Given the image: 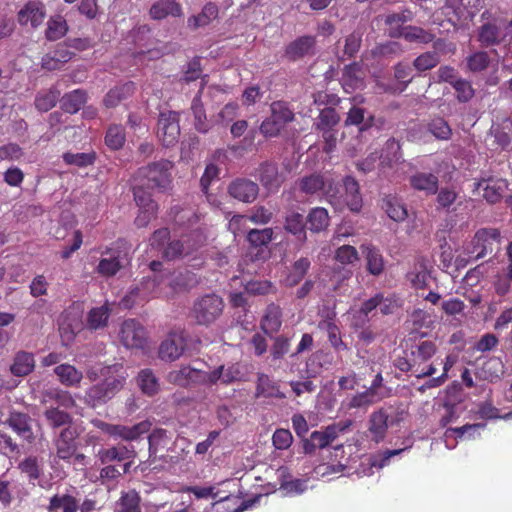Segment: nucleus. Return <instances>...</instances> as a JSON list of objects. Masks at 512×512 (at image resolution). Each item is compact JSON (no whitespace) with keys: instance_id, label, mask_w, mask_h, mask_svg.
<instances>
[{"instance_id":"57","label":"nucleus","mask_w":512,"mask_h":512,"mask_svg":"<svg viewBox=\"0 0 512 512\" xmlns=\"http://www.w3.org/2000/svg\"><path fill=\"white\" fill-rule=\"evenodd\" d=\"M44 416L48 423L54 428L69 425L72 422V417L69 413L53 405L45 409Z\"/></svg>"},{"instance_id":"28","label":"nucleus","mask_w":512,"mask_h":512,"mask_svg":"<svg viewBox=\"0 0 512 512\" xmlns=\"http://www.w3.org/2000/svg\"><path fill=\"white\" fill-rule=\"evenodd\" d=\"M394 420H389V415L384 408L374 411L369 419V431L376 442L384 439L389 425H393Z\"/></svg>"},{"instance_id":"55","label":"nucleus","mask_w":512,"mask_h":512,"mask_svg":"<svg viewBox=\"0 0 512 512\" xmlns=\"http://www.w3.org/2000/svg\"><path fill=\"white\" fill-rule=\"evenodd\" d=\"M367 270L374 276L380 275L384 271V259L379 249L375 247L366 248Z\"/></svg>"},{"instance_id":"42","label":"nucleus","mask_w":512,"mask_h":512,"mask_svg":"<svg viewBox=\"0 0 512 512\" xmlns=\"http://www.w3.org/2000/svg\"><path fill=\"white\" fill-rule=\"evenodd\" d=\"M86 100V92L81 89H75L62 97L61 109L66 113L75 114L84 106Z\"/></svg>"},{"instance_id":"36","label":"nucleus","mask_w":512,"mask_h":512,"mask_svg":"<svg viewBox=\"0 0 512 512\" xmlns=\"http://www.w3.org/2000/svg\"><path fill=\"white\" fill-rule=\"evenodd\" d=\"M382 124L383 121H380L379 124H377L373 115L365 117V109L358 106L350 108L345 120V125L359 126L360 131L368 130L373 126L380 127Z\"/></svg>"},{"instance_id":"25","label":"nucleus","mask_w":512,"mask_h":512,"mask_svg":"<svg viewBox=\"0 0 512 512\" xmlns=\"http://www.w3.org/2000/svg\"><path fill=\"white\" fill-rule=\"evenodd\" d=\"M259 179L267 190L276 191L284 183L285 176L278 171L276 164L266 162L259 168Z\"/></svg>"},{"instance_id":"59","label":"nucleus","mask_w":512,"mask_h":512,"mask_svg":"<svg viewBox=\"0 0 512 512\" xmlns=\"http://www.w3.org/2000/svg\"><path fill=\"white\" fill-rule=\"evenodd\" d=\"M428 131L439 140H449L452 135L450 125L442 117L433 118L428 123Z\"/></svg>"},{"instance_id":"33","label":"nucleus","mask_w":512,"mask_h":512,"mask_svg":"<svg viewBox=\"0 0 512 512\" xmlns=\"http://www.w3.org/2000/svg\"><path fill=\"white\" fill-rule=\"evenodd\" d=\"M335 315V312H331L329 315H327L326 320L319 322L318 327L321 330H325L327 332L328 341L335 351H346L348 350V346L343 342L340 335V329L333 321Z\"/></svg>"},{"instance_id":"45","label":"nucleus","mask_w":512,"mask_h":512,"mask_svg":"<svg viewBox=\"0 0 512 512\" xmlns=\"http://www.w3.org/2000/svg\"><path fill=\"white\" fill-rule=\"evenodd\" d=\"M382 208L392 220L397 222L404 221L408 216L404 204L393 195H387L383 198Z\"/></svg>"},{"instance_id":"41","label":"nucleus","mask_w":512,"mask_h":512,"mask_svg":"<svg viewBox=\"0 0 512 512\" xmlns=\"http://www.w3.org/2000/svg\"><path fill=\"white\" fill-rule=\"evenodd\" d=\"M311 262L307 257H301L296 260L284 279V284L287 287H294L298 285L309 271Z\"/></svg>"},{"instance_id":"3","label":"nucleus","mask_w":512,"mask_h":512,"mask_svg":"<svg viewBox=\"0 0 512 512\" xmlns=\"http://www.w3.org/2000/svg\"><path fill=\"white\" fill-rule=\"evenodd\" d=\"M224 307L222 297L215 293L205 294L194 301L190 317L197 325L209 327L220 319Z\"/></svg>"},{"instance_id":"2","label":"nucleus","mask_w":512,"mask_h":512,"mask_svg":"<svg viewBox=\"0 0 512 512\" xmlns=\"http://www.w3.org/2000/svg\"><path fill=\"white\" fill-rule=\"evenodd\" d=\"M171 213L174 214V222L177 226L192 228L189 233L182 234L186 245V253L191 255L206 242L204 231L199 226H196L199 222V216L191 209H184L178 206L173 207Z\"/></svg>"},{"instance_id":"23","label":"nucleus","mask_w":512,"mask_h":512,"mask_svg":"<svg viewBox=\"0 0 512 512\" xmlns=\"http://www.w3.org/2000/svg\"><path fill=\"white\" fill-rule=\"evenodd\" d=\"M185 339L181 334L172 333L159 347V357L162 360L174 361L178 359L185 350Z\"/></svg>"},{"instance_id":"9","label":"nucleus","mask_w":512,"mask_h":512,"mask_svg":"<svg viewBox=\"0 0 512 512\" xmlns=\"http://www.w3.org/2000/svg\"><path fill=\"white\" fill-rule=\"evenodd\" d=\"M95 271L106 278L115 276L128 262V253L120 241L106 247Z\"/></svg>"},{"instance_id":"27","label":"nucleus","mask_w":512,"mask_h":512,"mask_svg":"<svg viewBox=\"0 0 512 512\" xmlns=\"http://www.w3.org/2000/svg\"><path fill=\"white\" fill-rule=\"evenodd\" d=\"M341 83L345 91L351 92L363 87L364 72L362 66L358 62H353L344 67Z\"/></svg>"},{"instance_id":"1","label":"nucleus","mask_w":512,"mask_h":512,"mask_svg":"<svg viewBox=\"0 0 512 512\" xmlns=\"http://www.w3.org/2000/svg\"><path fill=\"white\" fill-rule=\"evenodd\" d=\"M121 365H112L100 369L104 380L91 386L85 393L87 405L95 408L111 400L124 386L125 376Z\"/></svg>"},{"instance_id":"11","label":"nucleus","mask_w":512,"mask_h":512,"mask_svg":"<svg viewBox=\"0 0 512 512\" xmlns=\"http://www.w3.org/2000/svg\"><path fill=\"white\" fill-rule=\"evenodd\" d=\"M157 136L165 147L177 143L180 136L179 114L175 111H165L159 114Z\"/></svg>"},{"instance_id":"61","label":"nucleus","mask_w":512,"mask_h":512,"mask_svg":"<svg viewBox=\"0 0 512 512\" xmlns=\"http://www.w3.org/2000/svg\"><path fill=\"white\" fill-rule=\"evenodd\" d=\"M171 438L165 429H155L148 437L149 451L156 454L159 449H165L170 443Z\"/></svg>"},{"instance_id":"64","label":"nucleus","mask_w":512,"mask_h":512,"mask_svg":"<svg viewBox=\"0 0 512 512\" xmlns=\"http://www.w3.org/2000/svg\"><path fill=\"white\" fill-rule=\"evenodd\" d=\"M119 512H141L140 497L134 490L123 494L119 501Z\"/></svg>"},{"instance_id":"31","label":"nucleus","mask_w":512,"mask_h":512,"mask_svg":"<svg viewBox=\"0 0 512 512\" xmlns=\"http://www.w3.org/2000/svg\"><path fill=\"white\" fill-rule=\"evenodd\" d=\"M410 186L426 195H434L438 191L439 180L433 173L417 172L409 178Z\"/></svg>"},{"instance_id":"37","label":"nucleus","mask_w":512,"mask_h":512,"mask_svg":"<svg viewBox=\"0 0 512 512\" xmlns=\"http://www.w3.org/2000/svg\"><path fill=\"white\" fill-rule=\"evenodd\" d=\"M379 158L380 164L383 167L391 168L394 165L400 163L403 158L400 142L395 138L388 139L384 144L382 153Z\"/></svg>"},{"instance_id":"54","label":"nucleus","mask_w":512,"mask_h":512,"mask_svg":"<svg viewBox=\"0 0 512 512\" xmlns=\"http://www.w3.org/2000/svg\"><path fill=\"white\" fill-rule=\"evenodd\" d=\"M440 62V56L437 51H427L417 56L413 61V68L419 73L428 71L436 67Z\"/></svg>"},{"instance_id":"60","label":"nucleus","mask_w":512,"mask_h":512,"mask_svg":"<svg viewBox=\"0 0 512 512\" xmlns=\"http://www.w3.org/2000/svg\"><path fill=\"white\" fill-rule=\"evenodd\" d=\"M138 382L143 393L149 396L156 394L159 390L158 379L150 369H144L139 373Z\"/></svg>"},{"instance_id":"19","label":"nucleus","mask_w":512,"mask_h":512,"mask_svg":"<svg viewBox=\"0 0 512 512\" xmlns=\"http://www.w3.org/2000/svg\"><path fill=\"white\" fill-rule=\"evenodd\" d=\"M228 193L238 201L252 203L258 196L259 187L252 180L237 178L229 184Z\"/></svg>"},{"instance_id":"13","label":"nucleus","mask_w":512,"mask_h":512,"mask_svg":"<svg viewBox=\"0 0 512 512\" xmlns=\"http://www.w3.org/2000/svg\"><path fill=\"white\" fill-rule=\"evenodd\" d=\"M208 378V372L192 368L191 366H181L170 371L167 375L169 383L185 388L198 384L208 385Z\"/></svg>"},{"instance_id":"14","label":"nucleus","mask_w":512,"mask_h":512,"mask_svg":"<svg viewBox=\"0 0 512 512\" xmlns=\"http://www.w3.org/2000/svg\"><path fill=\"white\" fill-rule=\"evenodd\" d=\"M120 341L127 348L143 349L147 341L146 330L136 319H127L121 325Z\"/></svg>"},{"instance_id":"62","label":"nucleus","mask_w":512,"mask_h":512,"mask_svg":"<svg viewBox=\"0 0 512 512\" xmlns=\"http://www.w3.org/2000/svg\"><path fill=\"white\" fill-rule=\"evenodd\" d=\"M452 87L456 92V98L461 103L469 102L475 95V90L470 81L459 78L453 82Z\"/></svg>"},{"instance_id":"20","label":"nucleus","mask_w":512,"mask_h":512,"mask_svg":"<svg viewBox=\"0 0 512 512\" xmlns=\"http://www.w3.org/2000/svg\"><path fill=\"white\" fill-rule=\"evenodd\" d=\"M315 46L316 38L314 36H300L285 47L284 56L290 61H297L313 55Z\"/></svg>"},{"instance_id":"47","label":"nucleus","mask_w":512,"mask_h":512,"mask_svg":"<svg viewBox=\"0 0 512 512\" xmlns=\"http://www.w3.org/2000/svg\"><path fill=\"white\" fill-rule=\"evenodd\" d=\"M60 94V90L54 86L48 90L40 91L35 97V108L40 112L51 110L58 102Z\"/></svg>"},{"instance_id":"50","label":"nucleus","mask_w":512,"mask_h":512,"mask_svg":"<svg viewBox=\"0 0 512 512\" xmlns=\"http://www.w3.org/2000/svg\"><path fill=\"white\" fill-rule=\"evenodd\" d=\"M305 225L306 223L304 222L302 214L291 212L285 218L284 228L287 232L297 236L298 239L304 242L307 239Z\"/></svg>"},{"instance_id":"38","label":"nucleus","mask_w":512,"mask_h":512,"mask_svg":"<svg viewBox=\"0 0 512 512\" xmlns=\"http://www.w3.org/2000/svg\"><path fill=\"white\" fill-rule=\"evenodd\" d=\"M503 39L504 34L496 23H484L478 30V41L484 47L499 45Z\"/></svg>"},{"instance_id":"15","label":"nucleus","mask_w":512,"mask_h":512,"mask_svg":"<svg viewBox=\"0 0 512 512\" xmlns=\"http://www.w3.org/2000/svg\"><path fill=\"white\" fill-rule=\"evenodd\" d=\"M79 434L76 428L70 425L63 428L54 440L56 457L63 461H70L77 451V438Z\"/></svg>"},{"instance_id":"21","label":"nucleus","mask_w":512,"mask_h":512,"mask_svg":"<svg viewBox=\"0 0 512 512\" xmlns=\"http://www.w3.org/2000/svg\"><path fill=\"white\" fill-rule=\"evenodd\" d=\"M97 456L101 464H109L134 459L136 457V451L132 445L118 444L116 446L100 449Z\"/></svg>"},{"instance_id":"34","label":"nucleus","mask_w":512,"mask_h":512,"mask_svg":"<svg viewBox=\"0 0 512 512\" xmlns=\"http://www.w3.org/2000/svg\"><path fill=\"white\" fill-rule=\"evenodd\" d=\"M47 512H77L79 510V501L71 494H54L49 498L46 507Z\"/></svg>"},{"instance_id":"58","label":"nucleus","mask_w":512,"mask_h":512,"mask_svg":"<svg viewBox=\"0 0 512 512\" xmlns=\"http://www.w3.org/2000/svg\"><path fill=\"white\" fill-rule=\"evenodd\" d=\"M400 36H402L406 41L409 42H420V43H429L433 40L434 35L430 32L424 30L421 27L416 26H407L402 28L400 32Z\"/></svg>"},{"instance_id":"24","label":"nucleus","mask_w":512,"mask_h":512,"mask_svg":"<svg viewBox=\"0 0 512 512\" xmlns=\"http://www.w3.org/2000/svg\"><path fill=\"white\" fill-rule=\"evenodd\" d=\"M136 86L132 81L125 82L120 85H116L111 88L103 98V104L106 108H115L122 101L132 97L135 93Z\"/></svg>"},{"instance_id":"40","label":"nucleus","mask_w":512,"mask_h":512,"mask_svg":"<svg viewBox=\"0 0 512 512\" xmlns=\"http://www.w3.org/2000/svg\"><path fill=\"white\" fill-rule=\"evenodd\" d=\"M17 469L24 475L30 484H35L43 474L40 460L36 456L25 457L18 463Z\"/></svg>"},{"instance_id":"5","label":"nucleus","mask_w":512,"mask_h":512,"mask_svg":"<svg viewBox=\"0 0 512 512\" xmlns=\"http://www.w3.org/2000/svg\"><path fill=\"white\" fill-rule=\"evenodd\" d=\"M297 187L305 195L322 194L330 203L337 202L339 198L337 183L321 173L315 172L301 177L297 181Z\"/></svg>"},{"instance_id":"10","label":"nucleus","mask_w":512,"mask_h":512,"mask_svg":"<svg viewBox=\"0 0 512 512\" xmlns=\"http://www.w3.org/2000/svg\"><path fill=\"white\" fill-rule=\"evenodd\" d=\"M501 235L496 228L479 229L471 242L472 248L469 251L470 257L475 260L484 258L486 255L493 253L494 245H499Z\"/></svg>"},{"instance_id":"52","label":"nucleus","mask_w":512,"mask_h":512,"mask_svg":"<svg viewBox=\"0 0 512 512\" xmlns=\"http://www.w3.org/2000/svg\"><path fill=\"white\" fill-rule=\"evenodd\" d=\"M67 31L68 25L64 17L55 15L48 20L45 35L49 41H56L64 37Z\"/></svg>"},{"instance_id":"17","label":"nucleus","mask_w":512,"mask_h":512,"mask_svg":"<svg viewBox=\"0 0 512 512\" xmlns=\"http://www.w3.org/2000/svg\"><path fill=\"white\" fill-rule=\"evenodd\" d=\"M343 187L345 193L343 195L338 193V201L333 202L332 204H339L343 202L351 212H360L363 206V200L358 181L352 176H346L343 179Z\"/></svg>"},{"instance_id":"30","label":"nucleus","mask_w":512,"mask_h":512,"mask_svg":"<svg viewBox=\"0 0 512 512\" xmlns=\"http://www.w3.org/2000/svg\"><path fill=\"white\" fill-rule=\"evenodd\" d=\"M182 13L181 4L175 0H158L149 10V15L154 20H162L168 16L180 17Z\"/></svg>"},{"instance_id":"56","label":"nucleus","mask_w":512,"mask_h":512,"mask_svg":"<svg viewBox=\"0 0 512 512\" xmlns=\"http://www.w3.org/2000/svg\"><path fill=\"white\" fill-rule=\"evenodd\" d=\"M62 158L67 165H74L79 168H85L94 164L96 160V153L93 151L87 153L66 152L63 154Z\"/></svg>"},{"instance_id":"53","label":"nucleus","mask_w":512,"mask_h":512,"mask_svg":"<svg viewBox=\"0 0 512 512\" xmlns=\"http://www.w3.org/2000/svg\"><path fill=\"white\" fill-rule=\"evenodd\" d=\"M126 141L125 128L122 125L112 124L105 135V143L112 150H119Z\"/></svg>"},{"instance_id":"12","label":"nucleus","mask_w":512,"mask_h":512,"mask_svg":"<svg viewBox=\"0 0 512 512\" xmlns=\"http://www.w3.org/2000/svg\"><path fill=\"white\" fill-rule=\"evenodd\" d=\"M96 426L109 436L115 439L120 438L125 441L137 440L150 429V424L147 421L139 422L133 426H125L120 424H110L99 420L97 421Z\"/></svg>"},{"instance_id":"51","label":"nucleus","mask_w":512,"mask_h":512,"mask_svg":"<svg viewBox=\"0 0 512 512\" xmlns=\"http://www.w3.org/2000/svg\"><path fill=\"white\" fill-rule=\"evenodd\" d=\"M191 110L194 115L195 129L200 133H206L209 130L206 112L201 100V92H199L192 100Z\"/></svg>"},{"instance_id":"63","label":"nucleus","mask_w":512,"mask_h":512,"mask_svg":"<svg viewBox=\"0 0 512 512\" xmlns=\"http://www.w3.org/2000/svg\"><path fill=\"white\" fill-rule=\"evenodd\" d=\"M273 229H252L248 232L247 240L254 247L266 246L273 239Z\"/></svg>"},{"instance_id":"18","label":"nucleus","mask_w":512,"mask_h":512,"mask_svg":"<svg viewBox=\"0 0 512 512\" xmlns=\"http://www.w3.org/2000/svg\"><path fill=\"white\" fill-rule=\"evenodd\" d=\"M46 17L45 5L38 0L28 1L18 12L17 18L20 25L30 24L33 28L40 26Z\"/></svg>"},{"instance_id":"46","label":"nucleus","mask_w":512,"mask_h":512,"mask_svg":"<svg viewBox=\"0 0 512 512\" xmlns=\"http://www.w3.org/2000/svg\"><path fill=\"white\" fill-rule=\"evenodd\" d=\"M111 310L105 304L92 308L86 317V325L90 330H98L107 326Z\"/></svg>"},{"instance_id":"49","label":"nucleus","mask_w":512,"mask_h":512,"mask_svg":"<svg viewBox=\"0 0 512 512\" xmlns=\"http://www.w3.org/2000/svg\"><path fill=\"white\" fill-rule=\"evenodd\" d=\"M384 300L383 294L378 293L364 301L355 314V326L363 327L369 321V314L374 311Z\"/></svg>"},{"instance_id":"35","label":"nucleus","mask_w":512,"mask_h":512,"mask_svg":"<svg viewBox=\"0 0 512 512\" xmlns=\"http://www.w3.org/2000/svg\"><path fill=\"white\" fill-rule=\"evenodd\" d=\"M35 368L34 354L27 351H18L10 366V372L17 377L29 375Z\"/></svg>"},{"instance_id":"22","label":"nucleus","mask_w":512,"mask_h":512,"mask_svg":"<svg viewBox=\"0 0 512 512\" xmlns=\"http://www.w3.org/2000/svg\"><path fill=\"white\" fill-rule=\"evenodd\" d=\"M507 187L508 182L500 178L481 179L477 183V189L483 191V198L491 204L501 201Z\"/></svg>"},{"instance_id":"48","label":"nucleus","mask_w":512,"mask_h":512,"mask_svg":"<svg viewBox=\"0 0 512 512\" xmlns=\"http://www.w3.org/2000/svg\"><path fill=\"white\" fill-rule=\"evenodd\" d=\"M42 402L44 404H47L51 402L53 404H56L59 409L60 407L69 409L76 405V402L70 392L64 391V390H50L44 393Z\"/></svg>"},{"instance_id":"7","label":"nucleus","mask_w":512,"mask_h":512,"mask_svg":"<svg viewBox=\"0 0 512 512\" xmlns=\"http://www.w3.org/2000/svg\"><path fill=\"white\" fill-rule=\"evenodd\" d=\"M271 114L260 125V132L266 138L277 137L285 126L295 118L294 112L285 101H274L270 105Z\"/></svg>"},{"instance_id":"26","label":"nucleus","mask_w":512,"mask_h":512,"mask_svg":"<svg viewBox=\"0 0 512 512\" xmlns=\"http://www.w3.org/2000/svg\"><path fill=\"white\" fill-rule=\"evenodd\" d=\"M255 395L264 398H285V394L280 390L279 382L265 373L257 374Z\"/></svg>"},{"instance_id":"39","label":"nucleus","mask_w":512,"mask_h":512,"mask_svg":"<svg viewBox=\"0 0 512 512\" xmlns=\"http://www.w3.org/2000/svg\"><path fill=\"white\" fill-rule=\"evenodd\" d=\"M329 223L330 217L328 211L323 207L312 208L306 217V225H308V229L314 233L325 231Z\"/></svg>"},{"instance_id":"32","label":"nucleus","mask_w":512,"mask_h":512,"mask_svg":"<svg viewBox=\"0 0 512 512\" xmlns=\"http://www.w3.org/2000/svg\"><path fill=\"white\" fill-rule=\"evenodd\" d=\"M31 418L20 412H12L7 420L9 426L24 440L31 443L34 440V433L31 428Z\"/></svg>"},{"instance_id":"6","label":"nucleus","mask_w":512,"mask_h":512,"mask_svg":"<svg viewBox=\"0 0 512 512\" xmlns=\"http://www.w3.org/2000/svg\"><path fill=\"white\" fill-rule=\"evenodd\" d=\"M352 425L351 420L334 422L324 430H316L310 434L309 438H304L302 447L305 454H313L316 449H324L333 443L340 434L345 433Z\"/></svg>"},{"instance_id":"29","label":"nucleus","mask_w":512,"mask_h":512,"mask_svg":"<svg viewBox=\"0 0 512 512\" xmlns=\"http://www.w3.org/2000/svg\"><path fill=\"white\" fill-rule=\"evenodd\" d=\"M282 326V309L275 303L269 304L260 322L262 331L271 336L277 333Z\"/></svg>"},{"instance_id":"43","label":"nucleus","mask_w":512,"mask_h":512,"mask_svg":"<svg viewBox=\"0 0 512 512\" xmlns=\"http://www.w3.org/2000/svg\"><path fill=\"white\" fill-rule=\"evenodd\" d=\"M54 372L58 376L59 381L67 387L78 386L83 378L81 371L67 363L58 365Z\"/></svg>"},{"instance_id":"16","label":"nucleus","mask_w":512,"mask_h":512,"mask_svg":"<svg viewBox=\"0 0 512 512\" xmlns=\"http://www.w3.org/2000/svg\"><path fill=\"white\" fill-rule=\"evenodd\" d=\"M208 385H215L219 381L222 384L229 385L234 382L246 380V371L240 363H233L227 367L220 365L213 371L208 372Z\"/></svg>"},{"instance_id":"4","label":"nucleus","mask_w":512,"mask_h":512,"mask_svg":"<svg viewBox=\"0 0 512 512\" xmlns=\"http://www.w3.org/2000/svg\"><path fill=\"white\" fill-rule=\"evenodd\" d=\"M173 162L161 159L143 166L137 171V178L143 182L148 189L167 191L172 183Z\"/></svg>"},{"instance_id":"8","label":"nucleus","mask_w":512,"mask_h":512,"mask_svg":"<svg viewBox=\"0 0 512 512\" xmlns=\"http://www.w3.org/2000/svg\"><path fill=\"white\" fill-rule=\"evenodd\" d=\"M408 352L409 361L413 367V375L416 378L430 377L435 374V366L427 363L437 352L435 342L422 341L419 344L412 345Z\"/></svg>"},{"instance_id":"44","label":"nucleus","mask_w":512,"mask_h":512,"mask_svg":"<svg viewBox=\"0 0 512 512\" xmlns=\"http://www.w3.org/2000/svg\"><path fill=\"white\" fill-rule=\"evenodd\" d=\"M218 16V7L213 2L204 5L201 12L188 18V26L192 29L207 26Z\"/></svg>"}]
</instances>
